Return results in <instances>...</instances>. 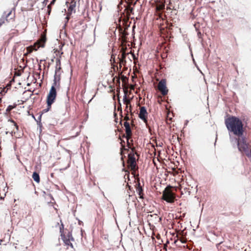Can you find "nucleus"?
<instances>
[{
  "label": "nucleus",
  "mask_w": 251,
  "mask_h": 251,
  "mask_svg": "<svg viewBox=\"0 0 251 251\" xmlns=\"http://www.w3.org/2000/svg\"><path fill=\"white\" fill-rule=\"evenodd\" d=\"M60 85L59 82L57 80H53V82L51 86H53L54 88L58 87Z\"/></svg>",
  "instance_id": "412c9836"
},
{
  "label": "nucleus",
  "mask_w": 251,
  "mask_h": 251,
  "mask_svg": "<svg viewBox=\"0 0 251 251\" xmlns=\"http://www.w3.org/2000/svg\"><path fill=\"white\" fill-rule=\"evenodd\" d=\"M42 113H41L39 117H38L37 119H36L35 121L37 123H40L41 122V118H42Z\"/></svg>",
  "instance_id": "b1692460"
},
{
  "label": "nucleus",
  "mask_w": 251,
  "mask_h": 251,
  "mask_svg": "<svg viewBox=\"0 0 251 251\" xmlns=\"http://www.w3.org/2000/svg\"><path fill=\"white\" fill-rule=\"evenodd\" d=\"M197 35L199 39H201L202 38V34L201 32L199 31L197 33Z\"/></svg>",
  "instance_id": "c756f323"
},
{
  "label": "nucleus",
  "mask_w": 251,
  "mask_h": 251,
  "mask_svg": "<svg viewBox=\"0 0 251 251\" xmlns=\"http://www.w3.org/2000/svg\"><path fill=\"white\" fill-rule=\"evenodd\" d=\"M56 0H51V1L50 2V5H53L55 2Z\"/></svg>",
  "instance_id": "7c9ffc66"
},
{
  "label": "nucleus",
  "mask_w": 251,
  "mask_h": 251,
  "mask_svg": "<svg viewBox=\"0 0 251 251\" xmlns=\"http://www.w3.org/2000/svg\"><path fill=\"white\" fill-rule=\"evenodd\" d=\"M16 105L13 106L9 105L6 108V111L7 112H10L11 110H12L13 108L16 107Z\"/></svg>",
  "instance_id": "5701e85b"
},
{
  "label": "nucleus",
  "mask_w": 251,
  "mask_h": 251,
  "mask_svg": "<svg viewBox=\"0 0 251 251\" xmlns=\"http://www.w3.org/2000/svg\"><path fill=\"white\" fill-rule=\"evenodd\" d=\"M176 194L170 188H166L163 191L162 199L167 202L172 203L174 202Z\"/></svg>",
  "instance_id": "7ed1b4c3"
},
{
  "label": "nucleus",
  "mask_w": 251,
  "mask_h": 251,
  "mask_svg": "<svg viewBox=\"0 0 251 251\" xmlns=\"http://www.w3.org/2000/svg\"><path fill=\"white\" fill-rule=\"evenodd\" d=\"M176 237L178 238V240H180L181 243L184 244L186 243L187 240L184 237L182 232H180L179 234H177Z\"/></svg>",
  "instance_id": "ddd939ff"
},
{
  "label": "nucleus",
  "mask_w": 251,
  "mask_h": 251,
  "mask_svg": "<svg viewBox=\"0 0 251 251\" xmlns=\"http://www.w3.org/2000/svg\"><path fill=\"white\" fill-rule=\"evenodd\" d=\"M125 11H126L127 18H129L131 14L133 13V8L128 6L125 9Z\"/></svg>",
  "instance_id": "2eb2a0df"
},
{
  "label": "nucleus",
  "mask_w": 251,
  "mask_h": 251,
  "mask_svg": "<svg viewBox=\"0 0 251 251\" xmlns=\"http://www.w3.org/2000/svg\"><path fill=\"white\" fill-rule=\"evenodd\" d=\"M178 239L177 240H175V241H174V243H175V244H176V243L178 242Z\"/></svg>",
  "instance_id": "c9c22d12"
},
{
  "label": "nucleus",
  "mask_w": 251,
  "mask_h": 251,
  "mask_svg": "<svg viewBox=\"0 0 251 251\" xmlns=\"http://www.w3.org/2000/svg\"><path fill=\"white\" fill-rule=\"evenodd\" d=\"M49 0H44L43 2H42L43 5L45 6L47 4Z\"/></svg>",
  "instance_id": "c85d7f7f"
},
{
  "label": "nucleus",
  "mask_w": 251,
  "mask_h": 251,
  "mask_svg": "<svg viewBox=\"0 0 251 251\" xmlns=\"http://www.w3.org/2000/svg\"><path fill=\"white\" fill-rule=\"evenodd\" d=\"M40 47H42V48H43V47H44V45H41V46H40Z\"/></svg>",
  "instance_id": "a19ab883"
},
{
  "label": "nucleus",
  "mask_w": 251,
  "mask_h": 251,
  "mask_svg": "<svg viewBox=\"0 0 251 251\" xmlns=\"http://www.w3.org/2000/svg\"><path fill=\"white\" fill-rule=\"evenodd\" d=\"M47 108H45L42 110V113H42V114L43 113L48 112L51 108V104H50L49 106V104H48V103H47Z\"/></svg>",
  "instance_id": "aec40b11"
},
{
  "label": "nucleus",
  "mask_w": 251,
  "mask_h": 251,
  "mask_svg": "<svg viewBox=\"0 0 251 251\" xmlns=\"http://www.w3.org/2000/svg\"><path fill=\"white\" fill-rule=\"evenodd\" d=\"M32 118H33L35 120H36V119H35V117H34V115H32Z\"/></svg>",
  "instance_id": "4c0bfd02"
},
{
  "label": "nucleus",
  "mask_w": 251,
  "mask_h": 251,
  "mask_svg": "<svg viewBox=\"0 0 251 251\" xmlns=\"http://www.w3.org/2000/svg\"><path fill=\"white\" fill-rule=\"evenodd\" d=\"M148 113L146 108L145 106H142L140 107V113L139 114V117L144 121V122L147 121V116Z\"/></svg>",
  "instance_id": "6e6552de"
},
{
  "label": "nucleus",
  "mask_w": 251,
  "mask_h": 251,
  "mask_svg": "<svg viewBox=\"0 0 251 251\" xmlns=\"http://www.w3.org/2000/svg\"><path fill=\"white\" fill-rule=\"evenodd\" d=\"M225 123L229 133H232L238 137L243 135V123L238 117L230 116L225 119Z\"/></svg>",
  "instance_id": "f257e3e1"
},
{
  "label": "nucleus",
  "mask_w": 251,
  "mask_h": 251,
  "mask_svg": "<svg viewBox=\"0 0 251 251\" xmlns=\"http://www.w3.org/2000/svg\"><path fill=\"white\" fill-rule=\"evenodd\" d=\"M193 60L194 62H195V60L194 58H193Z\"/></svg>",
  "instance_id": "c03bdc74"
},
{
  "label": "nucleus",
  "mask_w": 251,
  "mask_h": 251,
  "mask_svg": "<svg viewBox=\"0 0 251 251\" xmlns=\"http://www.w3.org/2000/svg\"><path fill=\"white\" fill-rule=\"evenodd\" d=\"M229 140L232 144L233 148H235L238 145V143H239V141H241V137H234L230 135V133H229Z\"/></svg>",
  "instance_id": "1a4fd4ad"
},
{
  "label": "nucleus",
  "mask_w": 251,
  "mask_h": 251,
  "mask_svg": "<svg viewBox=\"0 0 251 251\" xmlns=\"http://www.w3.org/2000/svg\"><path fill=\"white\" fill-rule=\"evenodd\" d=\"M217 139V135L216 136V141H215V143H214V145L215 146L216 145V143Z\"/></svg>",
  "instance_id": "f704fd0d"
},
{
  "label": "nucleus",
  "mask_w": 251,
  "mask_h": 251,
  "mask_svg": "<svg viewBox=\"0 0 251 251\" xmlns=\"http://www.w3.org/2000/svg\"><path fill=\"white\" fill-rule=\"evenodd\" d=\"M32 177L33 179V180L37 183H39L40 179V176L39 174L36 172H34L33 173Z\"/></svg>",
  "instance_id": "4468645a"
},
{
  "label": "nucleus",
  "mask_w": 251,
  "mask_h": 251,
  "mask_svg": "<svg viewBox=\"0 0 251 251\" xmlns=\"http://www.w3.org/2000/svg\"><path fill=\"white\" fill-rule=\"evenodd\" d=\"M57 96L56 88L51 86L47 98V103L49 105L52 104L55 101Z\"/></svg>",
  "instance_id": "20e7f679"
},
{
  "label": "nucleus",
  "mask_w": 251,
  "mask_h": 251,
  "mask_svg": "<svg viewBox=\"0 0 251 251\" xmlns=\"http://www.w3.org/2000/svg\"><path fill=\"white\" fill-rule=\"evenodd\" d=\"M189 123V121L188 120H185V123H184V127L187 126L188 123Z\"/></svg>",
  "instance_id": "2f4dec72"
},
{
  "label": "nucleus",
  "mask_w": 251,
  "mask_h": 251,
  "mask_svg": "<svg viewBox=\"0 0 251 251\" xmlns=\"http://www.w3.org/2000/svg\"><path fill=\"white\" fill-rule=\"evenodd\" d=\"M92 99H91V100H90L89 102H90L91 100H92Z\"/></svg>",
  "instance_id": "79ce46f5"
},
{
  "label": "nucleus",
  "mask_w": 251,
  "mask_h": 251,
  "mask_svg": "<svg viewBox=\"0 0 251 251\" xmlns=\"http://www.w3.org/2000/svg\"><path fill=\"white\" fill-rule=\"evenodd\" d=\"M128 53H126L125 52H123L121 54V58H120V62L123 64H125L126 63V55L128 54Z\"/></svg>",
  "instance_id": "dca6fc26"
},
{
  "label": "nucleus",
  "mask_w": 251,
  "mask_h": 251,
  "mask_svg": "<svg viewBox=\"0 0 251 251\" xmlns=\"http://www.w3.org/2000/svg\"><path fill=\"white\" fill-rule=\"evenodd\" d=\"M5 18L4 17H2L0 19V26L4 23Z\"/></svg>",
  "instance_id": "393cba45"
},
{
  "label": "nucleus",
  "mask_w": 251,
  "mask_h": 251,
  "mask_svg": "<svg viewBox=\"0 0 251 251\" xmlns=\"http://www.w3.org/2000/svg\"><path fill=\"white\" fill-rule=\"evenodd\" d=\"M124 126L125 127V131H126V138L127 140V146H129V136L131 134V132H132L131 129L130 128L129 124L127 122H126V121L125 122L124 124Z\"/></svg>",
  "instance_id": "0eeeda50"
},
{
  "label": "nucleus",
  "mask_w": 251,
  "mask_h": 251,
  "mask_svg": "<svg viewBox=\"0 0 251 251\" xmlns=\"http://www.w3.org/2000/svg\"><path fill=\"white\" fill-rule=\"evenodd\" d=\"M237 147L242 154H245L247 157L251 158V146L247 142V139L245 136H241V141L238 143Z\"/></svg>",
  "instance_id": "f03ea898"
},
{
  "label": "nucleus",
  "mask_w": 251,
  "mask_h": 251,
  "mask_svg": "<svg viewBox=\"0 0 251 251\" xmlns=\"http://www.w3.org/2000/svg\"><path fill=\"white\" fill-rule=\"evenodd\" d=\"M82 223V221H78V224H79V225H80Z\"/></svg>",
  "instance_id": "72a5a7b5"
},
{
  "label": "nucleus",
  "mask_w": 251,
  "mask_h": 251,
  "mask_svg": "<svg viewBox=\"0 0 251 251\" xmlns=\"http://www.w3.org/2000/svg\"><path fill=\"white\" fill-rule=\"evenodd\" d=\"M12 11H10L6 15L5 18H7L11 14Z\"/></svg>",
  "instance_id": "473e14b6"
},
{
  "label": "nucleus",
  "mask_w": 251,
  "mask_h": 251,
  "mask_svg": "<svg viewBox=\"0 0 251 251\" xmlns=\"http://www.w3.org/2000/svg\"><path fill=\"white\" fill-rule=\"evenodd\" d=\"M158 89L163 96H165L168 94V90L166 86V82L165 79H161L158 85Z\"/></svg>",
  "instance_id": "39448f33"
},
{
  "label": "nucleus",
  "mask_w": 251,
  "mask_h": 251,
  "mask_svg": "<svg viewBox=\"0 0 251 251\" xmlns=\"http://www.w3.org/2000/svg\"><path fill=\"white\" fill-rule=\"evenodd\" d=\"M61 239L63 241L64 243L66 245L69 246L71 247L72 248H73V244L71 243V239H67V238L66 237V236L64 234H61Z\"/></svg>",
  "instance_id": "9d476101"
},
{
  "label": "nucleus",
  "mask_w": 251,
  "mask_h": 251,
  "mask_svg": "<svg viewBox=\"0 0 251 251\" xmlns=\"http://www.w3.org/2000/svg\"><path fill=\"white\" fill-rule=\"evenodd\" d=\"M75 0H72V1H71V2H74V1H75Z\"/></svg>",
  "instance_id": "ea45409f"
},
{
  "label": "nucleus",
  "mask_w": 251,
  "mask_h": 251,
  "mask_svg": "<svg viewBox=\"0 0 251 251\" xmlns=\"http://www.w3.org/2000/svg\"><path fill=\"white\" fill-rule=\"evenodd\" d=\"M61 70V62L59 59L57 58L56 60L55 71H60Z\"/></svg>",
  "instance_id": "a211bd4d"
},
{
  "label": "nucleus",
  "mask_w": 251,
  "mask_h": 251,
  "mask_svg": "<svg viewBox=\"0 0 251 251\" xmlns=\"http://www.w3.org/2000/svg\"><path fill=\"white\" fill-rule=\"evenodd\" d=\"M129 112H131V106L129 107Z\"/></svg>",
  "instance_id": "e433bc0d"
},
{
  "label": "nucleus",
  "mask_w": 251,
  "mask_h": 251,
  "mask_svg": "<svg viewBox=\"0 0 251 251\" xmlns=\"http://www.w3.org/2000/svg\"><path fill=\"white\" fill-rule=\"evenodd\" d=\"M128 147L129 148L131 149L132 150V152H133L134 150V148H131L130 147V145ZM128 158L129 163L131 169L132 170L135 169L136 167V159L133 152L130 153L128 154Z\"/></svg>",
  "instance_id": "423d86ee"
},
{
  "label": "nucleus",
  "mask_w": 251,
  "mask_h": 251,
  "mask_svg": "<svg viewBox=\"0 0 251 251\" xmlns=\"http://www.w3.org/2000/svg\"><path fill=\"white\" fill-rule=\"evenodd\" d=\"M136 191L139 196L140 198L143 199V189L140 185V182L136 184Z\"/></svg>",
  "instance_id": "f8f14e48"
},
{
  "label": "nucleus",
  "mask_w": 251,
  "mask_h": 251,
  "mask_svg": "<svg viewBox=\"0 0 251 251\" xmlns=\"http://www.w3.org/2000/svg\"><path fill=\"white\" fill-rule=\"evenodd\" d=\"M52 5H50V4L49 5H48L47 6V8H48V14L49 15L50 14V12H51V6Z\"/></svg>",
  "instance_id": "a878e982"
},
{
  "label": "nucleus",
  "mask_w": 251,
  "mask_h": 251,
  "mask_svg": "<svg viewBox=\"0 0 251 251\" xmlns=\"http://www.w3.org/2000/svg\"><path fill=\"white\" fill-rule=\"evenodd\" d=\"M222 243V242H221L218 244H221Z\"/></svg>",
  "instance_id": "37998d69"
},
{
  "label": "nucleus",
  "mask_w": 251,
  "mask_h": 251,
  "mask_svg": "<svg viewBox=\"0 0 251 251\" xmlns=\"http://www.w3.org/2000/svg\"><path fill=\"white\" fill-rule=\"evenodd\" d=\"M75 5H76V1H74V2H71L70 5L68 7V14L67 17H66V19H67V21L69 20V19L70 18L69 14L70 15L72 14V11L74 10L75 7Z\"/></svg>",
  "instance_id": "9b49d317"
},
{
  "label": "nucleus",
  "mask_w": 251,
  "mask_h": 251,
  "mask_svg": "<svg viewBox=\"0 0 251 251\" xmlns=\"http://www.w3.org/2000/svg\"><path fill=\"white\" fill-rule=\"evenodd\" d=\"M67 239H71V241H74V239L72 236V234L71 232H69L67 234V236H66Z\"/></svg>",
  "instance_id": "4be33fe9"
},
{
  "label": "nucleus",
  "mask_w": 251,
  "mask_h": 251,
  "mask_svg": "<svg viewBox=\"0 0 251 251\" xmlns=\"http://www.w3.org/2000/svg\"><path fill=\"white\" fill-rule=\"evenodd\" d=\"M37 124L38 125V126L39 127V131L40 132H41V131H42V123L40 122V123H37Z\"/></svg>",
  "instance_id": "bb28decb"
},
{
  "label": "nucleus",
  "mask_w": 251,
  "mask_h": 251,
  "mask_svg": "<svg viewBox=\"0 0 251 251\" xmlns=\"http://www.w3.org/2000/svg\"><path fill=\"white\" fill-rule=\"evenodd\" d=\"M124 103L126 104V109H127L128 104L130 103V100H127V96L126 94H125L123 98Z\"/></svg>",
  "instance_id": "6ab92c4d"
},
{
  "label": "nucleus",
  "mask_w": 251,
  "mask_h": 251,
  "mask_svg": "<svg viewBox=\"0 0 251 251\" xmlns=\"http://www.w3.org/2000/svg\"><path fill=\"white\" fill-rule=\"evenodd\" d=\"M53 80H57V81H58V82L60 81V71H55V74L54 75Z\"/></svg>",
  "instance_id": "f3484780"
},
{
  "label": "nucleus",
  "mask_w": 251,
  "mask_h": 251,
  "mask_svg": "<svg viewBox=\"0 0 251 251\" xmlns=\"http://www.w3.org/2000/svg\"><path fill=\"white\" fill-rule=\"evenodd\" d=\"M132 56H133V58H134V57H135V54H134V53L132 54Z\"/></svg>",
  "instance_id": "58836bf2"
},
{
  "label": "nucleus",
  "mask_w": 251,
  "mask_h": 251,
  "mask_svg": "<svg viewBox=\"0 0 251 251\" xmlns=\"http://www.w3.org/2000/svg\"><path fill=\"white\" fill-rule=\"evenodd\" d=\"M63 229H64V225L63 224H62L61 226L60 227V232L61 233V234H63Z\"/></svg>",
  "instance_id": "cd10ccee"
}]
</instances>
